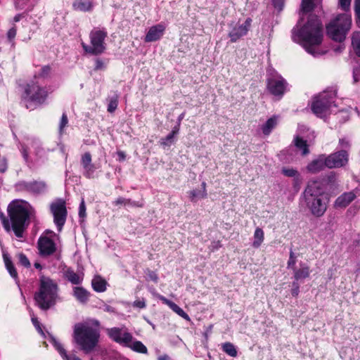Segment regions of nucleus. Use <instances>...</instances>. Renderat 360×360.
<instances>
[{
    "instance_id": "1",
    "label": "nucleus",
    "mask_w": 360,
    "mask_h": 360,
    "mask_svg": "<svg viewBox=\"0 0 360 360\" xmlns=\"http://www.w3.org/2000/svg\"><path fill=\"white\" fill-rule=\"evenodd\" d=\"M323 27L316 15H310L307 22L300 28L292 30V39L300 43L304 49L314 56L321 55L319 46L323 41Z\"/></svg>"
},
{
    "instance_id": "2",
    "label": "nucleus",
    "mask_w": 360,
    "mask_h": 360,
    "mask_svg": "<svg viewBox=\"0 0 360 360\" xmlns=\"http://www.w3.org/2000/svg\"><path fill=\"white\" fill-rule=\"evenodd\" d=\"M94 327L89 323H78L74 326L73 340L79 349L84 354L93 352L97 347L100 340V323L93 321Z\"/></svg>"
},
{
    "instance_id": "3",
    "label": "nucleus",
    "mask_w": 360,
    "mask_h": 360,
    "mask_svg": "<svg viewBox=\"0 0 360 360\" xmlns=\"http://www.w3.org/2000/svg\"><path fill=\"white\" fill-rule=\"evenodd\" d=\"M60 300L58 283L49 277L41 276L39 286L34 293L35 305L41 311L53 309Z\"/></svg>"
},
{
    "instance_id": "4",
    "label": "nucleus",
    "mask_w": 360,
    "mask_h": 360,
    "mask_svg": "<svg viewBox=\"0 0 360 360\" xmlns=\"http://www.w3.org/2000/svg\"><path fill=\"white\" fill-rule=\"evenodd\" d=\"M7 212L9 217V232L13 231L18 238H23V233L30 224L28 204L23 200H14L8 204Z\"/></svg>"
},
{
    "instance_id": "5",
    "label": "nucleus",
    "mask_w": 360,
    "mask_h": 360,
    "mask_svg": "<svg viewBox=\"0 0 360 360\" xmlns=\"http://www.w3.org/2000/svg\"><path fill=\"white\" fill-rule=\"evenodd\" d=\"M322 184L318 179L309 180L302 193V200L306 207L311 214L317 217L323 216L327 210Z\"/></svg>"
},
{
    "instance_id": "6",
    "label": "nucleus",
    "mask_w": 360,
    "mask_h": 360,
    "mask_svg": "<svg viewBox=\"0 0 360 360\" xmlns=\"http://www.w3.org/2000/svg\"><path fill=\"white\" fill-rule=\"evenodd\" d=\"M352 25V17L349 13L338 15L326 25L328 36L333 41H343Z\"/></svg>"
},
{
    "instance_id": "7",
    "label": "nucleus",
    "mask_w": 360,
    "mask_h": 360,
    "mask_svg": "<svg viewBox=\"0 0 360 360\" xmlns=\"http://www.w3.org/2000/svg\"><path fill=\"white\" fill-rule=\"evenodd\" d=\"M47 97L46 88L34 81L26 84L22 96V101L25 103V107L27 109L44 104Z\"/></svg>"
},
{
    "instance_id": "8",
    "label": "nucleus",
    "mask_w": 360,
    "mask_h": 360,
    "mask_svg": "<svg viewBox=\"0 0 360 360\" xmlns=\"http://www.w3.org/2000/svg\"><path fill=\"white\" fill-rule=\"evenodd\" d=\"M335 97L336 94L334 91H324L315 96L311 105L313 113L318 117H326L329 114L330 108L335 105Z\"/></svg>"
},
{
    "instance_id": "9",
    "label": "nucleus",
    "mask_w": 360,
    "mask_h": 360,
    "mask_svg": "<svg viewBox=\"0 0 360 360\" xmlns=\"http://www.w3.org/2000/svg\"><path fill=\"white\" fill-rule=\"evenodd\" d=\"M108 36L105 29H94L89 34L91 45L82 42V46L85 52L91 55H99L105 50V39Z\"/></svg>"
},
{
    "instance_id": "10",
    "label": "nucleus",
    "mask_w": 360,
    "mask_h": 360,
    "mask_svg": "<svg viewBox=\"0 0 360 360\" xmlns=\"http://www.w3.org/2000/svg\"><path fill=\"white\" fill-rule=\"evenodd\" d=\"M266 89L273 96L281 99L289 91L288 83L278 73L269 74L266 78Z\"/></svg>"
},
{
    "instance_id": "11",
    "label": "nucleus",
    "mask_w": 360,
    "mask_h": 360,
    "mask_svg": "<svg viewBox=\"0 0 360 360\" xmlns=\"http://www.w3.org/2000/svg\"><path fill=\"white\" fill-rule=\"evenodd\" d=\"M252 21L250 18H248L242 24L239 22L231 24V30L229 32L231 42H236L241 37L245 36L251 27Z\"/></svg>"
},
{
    "instance_id": "12",
    "label": "nucleus",
    "mask_w": 360,
    "mask_h": 360,
    "mask_svg": "<svg viewBox=\"0 0 360 360\" xmlns=\"http://www.w3.org/2000/svg\"><path fill=\"white\" fill-rule=\"evenodd\" d=\"M51 211L53 215L54 223L58 230L60 231L65 223L68 214L65 202L60 201L52 203L51 205Z\"/></svg>"
},
{
    "instance_id": "13",
    "label": "nucleus",
    "mask_w": 360,
    "mask_h": 360,
    "mask_svg": "<svg viewBox=\"0 0 360 360\" xmlns=\"http://www.w3.org/2000/svg\"><path fill=\"white\" fill-rule=\"evenodd\" d=\"M328 168H340L345 166L349 161V153L346 150H340L326 155Z\"/></svg>"
},
{
    "instance_id": "14",
    "label": "nucleus",
    "mask_w": 360,
    "mask_h": 360,
    "mask_svg": "<svg viewBox=\"0 0 360 360\" xmlns=\"http://www.w3.org/2000/svg\"><path fill=\"white\" fill-rule=\"evenodd\" d=\"M16 188L20 191H26L33 194H40L45 191L46 184L43 181H21L16 184Z\"/></svg>"
},
{
    "instance_id": "15",
    "label": "nucleus",
    "mask_w": 360,
    "mask_h": 360,
    "mask_svg": "<svg viewBox=\"0 0 360 360\" xmlns=\"http://www.w3.org/2000/svg\"><path fill=\"white\" fill-rule=\"evenodd\" d=\"M108 337L117 343L129 346L132 342L133 336L129 332H122V329L117 327L107 329Z\"/></svg>"
},
{
    "instance_id": "16",
    "label": "nucleus",
    "mask_w": 360,
    "mask_h": 360,
    "mask_svg": "<svg viewBox=\"0 0 360 360\" xmlns=\"http://www.w3.org/2000/svg\"><path fill=\"white\" fill-rule=\"evenodd\" d=\"M37 248L40 255L42 257L52 255L56 251L55 242L50 237L45 235H41L38 239Z\"/></svg>"
},
{
    "instance_id": "17",
    "label": "nucleus",
    "mask_w": 360,
    "mask_h": 360,
    "mask_svg": "<svg viewBox=\"0 0 360 360\" xmlns=\"http://www.w3.org/2000/svg\"><path fill=\"white\" fill-rule=\"evenodd\" d=\"M328 167V161L326 154L319 155L311 160L307 166V170L311 174H316Z\"/></svg>"
},
{
    "instance_id": "18",
    "label": "nucleus",
    "mask_w": 360,
    "mask_h": 360,
    "mask_svg": "<svg viewBox=\"0 0 360 360\" xmlns=\"http://www.w3.org/2000/svg\"><path fill=\"white\" fill-rule=\"evenodd\" d=\"M165 30V26L162 23L152 26L148 31L144 41L146 42H152L160 39L164 34Z\"/></svg>"
},
{
    "instance_id": "19",
    "label": "nucleus",
    "mask_w": 360,
    "mask_h": 360,
    "mask_svg": "<svg viewBox=\"0 0 360 360\" xmlns=\"http://www.w3.org/2000/svg\"><path fill=\"white\" fill-rule=\"evenodd\" d=\"M356 197V191L354 190L349 192H345L340 195L335 202V207H346Z\"/></svg>"
},
{
    "instance_id": "20",
    "label": "nucleus",
    "mask_w": 360,
    "mask_h": 360,
    "mask_svg": "<svg viewBox=\"0 0 360 360\" xmlns=\"http://www.w3.org/2000/svg\"><path fill=\"white\" fill-rule=\"evenodd\" d=\"M63 277L73 285H79L84 280L83 274H78L71 268L63 271Z\"/></svg>"
},
{
    "instance_id": "21",
    "label": "nucleus",
    "mask_w": 360,
    "mask_h": 360,
    "mask_svg": "<svg viewBox=\"0 0 360 360\" xmlns=\"http://www.w3.org/2000/svg\"><path fill=\"white\" fill-rule=\"evenodd\" d=\"M159 299L165 304H167L174 312L177 314L179 316L182 317L186 321L190 320L189 316L176 304L173 302L172 301L168 300L165 297L162 295L159 296Z\"/></svg>"
},
{
    "instance_id": "22",
    "label": "nucleus",
    "mask_w": 360,
    "mask_h": 360,
    "mask_svg": "<svg viewBox=\"0 0 360 360\" xmlns=\"http://www.w3.org/2000/svg\"><path fill=\"white\" fill-rule=\"evenodd\" d=\"M94 6V0H75L72 3V8L77 11L90 12Z\"/></svg>"
},
{
    "instance_id": "23",
    "label": "nucleus",
    "mask_w": 360,
    "mask_h": 360,
    "mask_svg": "<svg viewBox=\"0 0 360 360\" xmlns=\"http://www.w3.org/2000/svg\"><path fill=\"white\" fill-rule=\"evenodd\" d=\"M72 291L73 296L79 302L86 304L89 300L91 293L84 288L76 286L73 288Z\"/></svg>"
},
{
    "instance_id": "24",
    "label": "nucleus",
    "mask_w": 360,
    "mask_h": 360,
    "mask_svg": "<svg viewBox=\"0 0 360 360\" xmlns=\"http://www.w3.org/2000/svg\"><path fill=\"white\" fill-rule=\"evenodd\" d=\"M108 283L100 275H96L91 280V287L97 292H103L107 289Z\"/></svg>"
},
{
    "instance_id": "25",
    "label": "nucleus",
    "mask_w": 360,
    "mask_h": 360,
    "mask_svg": "<svg viewBox=\"0 0 360 360\" xmlns=\"http://www.w3.org/2000/svg\"><path fill=\"white\" fill-rule=\"evenodd\" d=\"M52 344L63 360H81L78 356L75 355H68L63 345L56 339L53 338Z\"/></svg>"
},
{
    "instance_id": "26",
    "label": "nucleus",
    "mask_w": 360,
    "mask_h": 360,
    "mask_svg": "<svg viewBox=\"0 0 360 360\" xmlns=\"http://www.w3.org/2000/svg\"><path fill=\"white\" fill-rule=\"evenodd\" d=\"M31 148L34 150V153L36 156L35 162H38L41 160L46 159V151L41 147V143L37 140H32L31 142Z\"/></svg>"
},
{
    "instance_id": "27",
    "label": "nucleus",
    "mask_w": 360,
    "mask_h": 360,
    "mask_svg": "<svg viewBox=\"0 0 360 360\" xmlns=\"http://www.w3.org/2000/svg\"><path fill=\"white\" fill-rule=\"evenodd\" d=\"M292 269L294 271V278L296 281L307 278L309 276V274H310L309 267L307 265H306L305 264H303V263L300 264V269H297L296 267H294Z\"/></svg>"
},
{
    "instance_id": "28",
    "label": "nucleus",
    "mask_w": 360,
    "mask_h": 360,
    "mask_svg": "<svg viewBox=\"0 0 360 360\" xmlns=\"http://www.w3.org/2000/svg\"><path fill=\"white\" fill-rule=\"evenodd\" d=\"M278 120V116L276 115H274L268 119L261 127L262 133L266 136L269 135L271 131L276 127Z\"/></svg>"
},
{
    "instance_id": "29",
    "label": "nucleus",
    "mask_w": 360,
    "mask_h": 360,
    "mask_svg": "<svg viewBox=\"0 0 360 360\" xmlns=\"http://www.w3.org/2000/svg\"><path fill=\"white\" fill-rule=\"evenodd\" d=\"M37 0H15V7L17 10H25L27 13L34 7Z\"/></svg>"
},
{
    "instance_id": "30",
    "label": "nucleus",
    "mask_w": 360,
    "mask_h": 360,
    "mask_svg": "<svg viewBox=\"0 0 360 360\" xmlns=\"http://www.w3.org/2000/svg\"><path fill=\"white\" fill-rule=\"evenodd\" d=\"M3 258L5 263V266L11 276L13 278L15 281L18 280V273L17 271L11 261L10 256L7 253L3 254Z\"/></svg>"
},
{
    "instance_id": "31",
    "label": "nucleus",
    "mask_w": 360,
    "mask_h": 360,
    "mask_svg": "<svg viewBox=\"0 0 360 360\" xmlns=\"http://www.w3.org/2000/svg\"><path fill=\"white\" fill-rule=\"evenodd\" d=\"M253 239L254 240L252 243V246L254 248H259L264 240V233L261 228L257 227L255 229L253 235Z\"/></svg>"
},
{
    "instance_id": "32",
    "label": "nucleus",
    "mask_w": 360,
    "mask_h": 360,
    "mask_svg": "<svg viewBox=\"0 0 360 360\" xmlns=\"http://www.w3.org/2000/svg\"><path fill=\"white\" fill-rule=\"evenodd\" d=\"M294 143L295 147L302 151V155L304 156L309 153V146L306 140H304L302 138L297 136L294 139Z\"/></svg>"
},
{
    "instance_id": "33",
    "label": "nucleus",
    "mask_w": 360,
    "mask_h": 360,
    "mask_svg": "<svg viewBox=\"0 0 360 360\" xmlns=\"http://www.w3.org/2000/svg\"><path fill=\"white\" fill-rule=\"evenodd\" d=\"M221 349L224 352L231 357H236L238 355L237 349L231 342H226L221 344Z\"/></svg>"
},
{
    "instance_id": "34",
    "label": "nucleus",
    "mask_w": 360,
    "mask_h": 360,
    "mask_svg": "<svg viewBox=\"0 0 360 360\" xmlns=\"http://www.w3.org/2000/svg\"><path fill=\"white\" fill-rule=\"evenodd\" d=\"M207 192L198 189H193L188 192V196L191 202H197L200 199L207 197Z\"/></svg>"
},
{
    "instance_id": "35",
    "label": "nucleus",
    "mask_w": 360,
    "mask_h": 360,
    "mask_svg": "<svg viewBox=\"0 0 360 360\" xmlns=\"http://www.w3.org/2000/svg\"><path fill=\"white\" fill-rule=\"evenodd\" d=\"M315 0H302L301 11L304 13H307L314 10L315 7Z\"/></svg>"
},
{
    "instance_id": "36",
    "label": "nucleus",
    "mask_w": 360,
    "mask_h": 360,
    "mask_svg": "<svg viewBox=\"0 0 360 360\" xmlns=\"http://www.w3.org/2000/svg\"><path fill=\"white\" fill-rule=\"evenodd\" d=\"M352 44L356 53L360 57V32H354L352 34Z\"/></svg>"
},
{
    "instance_id": "37",
    "label": "nucleus",
    "mask_w": 360,
    "mask_h": 360,
    "mask_svg": "<svg viewBox=\"0 0 360 360\" xmlns=\"http://www.w3.org/2000/svg\"><path fill=\"white\" fill-rule=\"evenodd\" d=\"M128 347H130L131 349L139 353L147 354L148 352L147 347L139 340L134 341L131 345H129Z\"/></svg>"
},
{
    "instance_id": "38",
    "label": "nucleus",
    "mask_w": 360,
    "mask_h": 360,
    "mask_svg": "<svg viewBox=\"0 0 360 360\" xmlns=\"http://www.w3.org/2000/svg\"><path fill=\"white\" fill-rule=\"evenodd\" d=\"M96 167L94 164L91 163L89 166L84 167L83 169V175L87 179H93L95 177L94 173L96 172Z\"/></svg>"
},
{
    "instance_id": "39",
    "label": "nucleus",
    "mask_w": 360,
    "mask_h": 360,
    "mask_svg": "<svg viewBox=\"0 0 360 360\" xmlns=\"http://www.w3.org/2000/svg\"><path fill=\"white\" fill-rule=\"evenodd\" d=\"M118 98L119 96L116 94L110 98L109 103L108 105V111L109 112L112 113L117 109L118 105Z\"/></svg>"
},
{
    "instance_id": "40",
    "label": "nucleus",
    "mask_w": 360,
    "mask_h": 360,
    "mask_svg": "<svg viewBox=\"0 0 360 360\" xmlns=\"http://www.w3.org/2000/svg\"><path fill=\"white\" fill-rule=\"evenodd\" d=\"M174 141V136L169 133L166 137L160 140V144L163 146H170Z\"/></svg>"
},
{
    "instance_id": "41",
    "label": "nucleus",
    "mask_w": 360,
    "mask_h": 360,
    "mask_svg": "<svg viewBox=\"0 0 360 360\" xmlns=\"http://www.w3.org/2000/svg\"><path fill=\"white\" fill-rule=\"evenodd\" d=\"M16 257L18 259V263L20 265L27 268L30 266V262L27 256L24 253H19L16 255Z\"/></svg>"
},
{
    "instance_id": "42",
    "label": "nucleus",
    "mask_w": 360,
    "mask_h": 360,
    "mask_svg": "<svg viewBox=\"0 0 360 360\" xmlns=\"http://www.w3.org/2000/svg\"><path fill=\"white\" fill-rule=\"evenodd\" d=\"M282 174L288 177H297L299 172L293 168L283 167L282 169Z\"/></svg>"
},
{
    "instance_id": "43",
    "label": "nucleus",
    "mask_w": 360,
    "mask_h": 360,
    "mask_svg": "<svg viewBox=\"0 0 360 360\" xmlns=\"http://www.w3.org/2000/svg\"><path fill=\"white\" fill-rule=\"evenodd\" d=\"M91 163V155L90 154V153L86 152L84 155H82L81 158V165L82 166L83 169L89 166Z\"/></svg>"
},
{
    "instance_id": "44",
    "label": "nucleus",
    "mask_w": 360,
    "mask_h": 360,
    "mask_svg": "<svg viewBox=\"0 0 360 360\" xmlns=\"http://www.w3.org/2000/svg\"><path fill=\"white\" fill-rule=\"evenodd\" d=\"M51 68L49 65L43 66L40 72L38 73L37 77L46 78L50 75ZM37 77V75L35 76Z\"/></svg>"
},
{
    "instance_id": "45",
    "label": "nucleus",
    "mask_w": 360,
    "mask_h": 360,
    "mask_svg": "<svg viewBox=\"0 0 360 360\" xmlns=\"http://www.w3.org/2000/svg\"><path fill=\"white\" fill-rule=\"evenodd\" d=\"M0 219L1 221L4 229L9 232V217H6L4 212H0Z\"/></svg>"
},
{
    "instance_id": "46",
    "label": "nucleus",
    "mask_w": 360,
    "mask_h": 360,
    "mask_svg": "<svg viewBox=\"0 0 360 360\" xmlns=\"http://www.w3.org/2000/svg\"><path fill=\"white\" fill-rule=\"evenodd\" d=\"M323 181L328 184H334L336 181V175L334 172H331L327 174L323 179Z\"/></svg>"
},
{
    "instance_id": "47",
    "label": "nucleus",
    "mask_w": 360,
    "mask_h": 360,
    "mask_svg": "<svg viewBox=\"0 0 360 360\" xmlns=\"http://www.w3.org/2000/svg\"><path fill=\"white\" fill-rule=\"evenodd\" d=\"M295 264H296V256L295 255V253L292 250H290L289 259L287 263L288 268L293 269L294 267H295Z\"/></svg>"
},
{
    "instance_id": "48",
    "label": "nucleus",
    "mask_w": 360,
    "mask_h": 360,
    "mask_svg": "<svg viewBox=\"0 0 360 360\" xmlns=\"http://www.w3.org/2000/svg\"><path fill=\"white\" fill-rule=\"evenodd\" d=\"M20 151L25 161L27 163L30 162L28 148L25 145H21Z\"/></svg>"
},
{
    "instance_id": "49",
    "label": "nucleus",
    "mask_w": 360,
    "mask_h": 360,
    "mask_svg": "<svg viewBox=\"0 0 360 360\" xmlns=\"http://www.w3.org/2000/svg\"><path fill=\"white\" fill-rule=\"evenodd\" d=\"M68 123V120L67 115L64 112L61 117V120L59 124V131L60 133H62L63 129L67 126Z\"/></svg>"
},
{
    "instance_id": "50",
    "label": "nucleus",
    "mask_w": 360,
    "mask_h": 360,
    "mask_svg": "<svg viewBox=\"0 0 360 360\" xmlns=\"http://www.w3.org/2000/svg\"><path fill=\"white\" fill-rule=\"evenodd\" d=\"M125 205H129L136 207H142L143 206V204L142 202L133 201L129 198H125Z\"/></svg>"
},
{
    "instance_id": "51",
    "label": "nucleus",
    "mask_w": 360,
    "mask_h": 360,
    "mask_svg": "<svg viewBox=\"0 0 360 360\" xmlns=\"http://www.w3.org/2000/svg\"><path fill=\"white\" fill-rule=\"evenodd\" d=\"M351 1L352 0H339V6L342 10L347 11L350 8Z\"/></svg>"
},
{
    "instance_id": "52",
    "label": "nucleus",
    "mask_w": 360,
    "mask_h": 360,
    "mask_svg": "<svg viewBox=\"0 0 360 360\" xmlns=\"http://www.w3.org/2000/svg\"><path fill=\"white\" fill-rule=\"evenodd\" d=\"M146 276L149 280L153 281L155 283L158 282V274L153 271L148 269L146 271Z\"/></svg>"
},
{
    "instance_id": "53",
    "label": "nucleus",
    "mask_w": 360,
    "mask_h": 360,
    "mask_svg": "<svg viewBox=\"0 0 360 360\" xmlns=\"http://www.w3.org/2000/svg\"><path fill=\"white\" fill-rule=\"evenodd\" d=\"M17 30L14 25L7 32V37L9 41H12L16 36Z\"/></svg>"
},
{
    "instance_id": "54",
    "label": "nucleus",
    "mask_w": 360,
    "mask_h": 360,
    "mask_svg": "<svg viewBox=\"0 0 360 360\" xmlns=\"http://www.w3.org/2000/svg\"><path fill=\"white\" fill-rule=\"evenodd\" d=\"M105 68V64L103 62V60H101L100 58H96L95 60L94 70H96V71L102 70H104Z\"/></svg>"
},
{
    "instance_id": "55",
    "label": "nucleus",
    "mask_w": 360,
    "mask_h": 360,
    "mask_svg": "<svg viewBox=\"0 0 360 360\" xmlns=\"http://www.w3.org/2000/svg\"><path fill=\"white\" fill-rule=\"evenodd\" d=\"M339 144L342 148L341 150H346L347 151V150L350 148V143L346 139H340L339 141Z\"/></svg>"
},
{
    "instance_id": "56",
    "label": "nucleus",
    "mask_w": 360,
    "mask_h": 360,
    "mask_svg": "<svg viewBox=\"0 0 360 360\" xmlns=\"http://www.w3.org/2000/svg\"><path fill=\"white\" fill-rule=\"evenodd\" d=\"M354 11L357 21L360 22V0H355Z\"/></svg>"
},
{
    "instance_id": "57",
    "label": "nucleus",
    "mask_w": 360,
    "mask_h": 360,
    "mask_svg": "<svg viewBox=\"0 0 360 360\" xmlns=\"http://www.w3.org/2000/svg\"><path fill=\"white\" fill-rule=\"evenodd\" d=\"M79 216L84 218L86 216V206L84 200H82L79 207Z\"/></svg>"
},
{
    "instance_id": "58",
    "label": "nucleus",
    "mask_w": 360,
    "mask_h": 360,
    "mask_svg": "<svg viewBox=\"0 0 360 360\" xmlns=\"http://www.w3.org/2000/svg\"><path fill=\"white\" fill-rule=\"evenodd\" d=\"M32 322L33 323V325L34 326V327L36 328V329L41 334H43V330L41 329V325H40V323L39 321H38L37 318L35 317V316H32Z\"/></svg>"
},
{
    "instance_id": "59",
    "label": "nucleus",
    "mask_w": 360,
    "mask_h": 360,
    "mask_svg": "<svg viewBox=\"0 0 360 360\" xmlns=\"http://www.w3.org/2000/svg\"><path fill=\"white\" fill-rule=\"evenodd\" d=\"M7 169V161L5 158H0V172L4 173Z\"/></svg>"
},
{
    "instance_id": "60",
    "label": "nucleus",
    "mask_w": 360,
    "mask_h": 360,
    "mask_svg": "<svg viewBox=\"0 0 360 360\" xmlns=\"http://www.w3.org/2000/svg\"><path fill=\"white\" fill-rule=\"evenodd\" d=\"M112 204L114 206L125 205V198L123 197H119L114 200Z\"/></svg>"
},
{
    "instance_id": "61",
    "label": "nucleus",
    "mask_w": 360,
    "mask_h": 360,
    "mask_svg": "<svg viewBox=\"0 0 360 360\" xmlns=\"http://www.w3.org/2000/svg\"><path fill=\"white\" fill-rule=\"evenodd\" d=\"M272 3L276 8L281 10L283 6L284 0H272Z\"/></svg>"
},
{
    "instance_id": "62",
    "label": "nucleus",
    "mask_w": 360,
    "mask_h": 360,
    "mask_svg": "<svg viewBox=\"0 0 360 360\" xmlns=\"http://www.w3.org/2000/svg\"><path fill=\"white\" fill-rule=\"evenodd\" d=\"M134 307H136L140 309L146 307V303L143 300H136L133 304Z\"/></svg>"
},
{
    "instance_id": "63",
    "label": "nucleus",
    "mask_w": 360,
    "mask_h": 360,
    "mask_svg": "<svg viewBox=\"0 0 360 360\" xmlns=\"http://www.w3.org/2000/svg\"><path fill=\"white\" fill-rule=\"evenodd\" d=\"M179 129H180V125H179V124H176V125H175V126L173 127V129H172V131H171L170 133H171L173 136H175V135H176V134L179 133Z\"/></svg>"
},
{
    "instance_id": "64",
    "label": "nucleus",
    "mask_w": 360,
    "mask_h": 360,
    "mask_svg": "<svg viewBox=\"0 0 360 360\" xmlns=\"http://www.w3.org/2000/svg\"><path fill=\"white\" fill-rule=\"evenodd\" d=\"M117 156H118L119 161H124L126 158L124 152L121 151V150L117 152Z\"/></svg>"
}]
</instances>
